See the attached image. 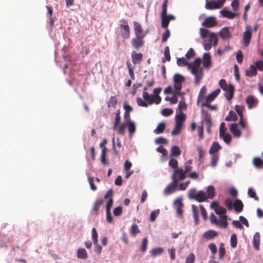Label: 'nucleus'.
<instances>
[{
  "instance_id": "f257e3e1",
  "label": "nucleus",
  "mask_w": 263,
  "mask_h": 263,
  "mask_svg": "<svg viewBox=\"0 0 263 263\" xmlns=\"http://www.w3.org/2000/svg\"><path fill=\"white\" fill-rule=\"evenodd\" d=\"M178 65L180 66H187L191 73L195 76V83L198 85L203 76L202 68L201 67V59L196 58L193 62L189 63L185 58H178Z\"/></svg>"
},
{
  "instance_id": "f03ea898",
  "label": "nucleus",
  "mask_w": 263,
  "mask_h": 263,
  "mask_svg": "<svg viewBox=\"0 0 263 263\" xmlns=\"http://www.w3.org/2000/svg\"><path fill=\"white\" fill-rule=\"evenodd\" d=\"M199 34L200 37L203 40V46L204 50H209L212 46H215L218 43L216 34L204 28L199 29Z\"/></svg>"
},
{
  "instance_id": "7ed1b4c3",
  "label": "nucleus",
  "mask_w": 263,
  "mask_h": 263,
  "mask_svg": "<svg viewBox=\"0 0 263 263\" xmlns=\"http://www.w3.org/2000/svg\"><path fill=\"white\" fill-rule=\"evenodd\" d=\"M168 0H164L162 6L161 12V26L163 28H167L170 21L175 20V17L173 15H167V7Z\"/></svg>"
},
{
  "instance_id": "20e7f679",
  "label": "nucleus",
  "mask_w": 263,
  "mask_h": 263,
  "mask_svg": "<svg viewBox=\"0 0 263 263\" xmlns=\"http://www.w3.org/2000/svg\"><path fill=\"white\" fill-rule=\"evenodd\" d=\"M189 199L195 200L199 202H202L207 200L206 193L203 191H199L197 192L195 188L191 189L187 194Z\"/></svg>"
},
{
  "instance_id": "39448f33",
  "label": "nucleus",
  "mask_w": 263,
  "mask_h": 263,
  "mask_svg": "<svg viewBox=\"0 0 263 263\" xmlns=\"http://www.w3.org/2000/svg\"><path fill=\"white\" fill-rule=\"evenodd\" d=\"M174 88L173 91L178 93H182L180 91L182 87V83L184 82V77L178 73H176L173 77Z\"/></svg>"
},
{
  "instance_id": "423d86ee",
  "label": "nucleus",
  "mask_w": 263,
  "mask_h": 263,
  "mask_svg": "<svg viewBox=\"0 0 263 263\" xmlns=\"http://www.w3.org/2000/svg\"><path fill=\"white\" fill-rule=\"evenodd\" d=\"M187 177V175L183 171V169L179 167L173 171L171 175L172 180H174L178 183L179 181H182Z\"/></svg>"
},
{
  "instance_id": "0eeeda50",
  "label": "nucleus",
  "mask_w": 263,
  "mask_h": 263,
  "mask_svg": "<svg viewBox=\"0 0 263 263\" xmlns=\"http://www.w3.org/2000/svg\"><path fill=\"white\" fill-rule=\"evenodd\" d=\"M225 0H206L205 8L206 9L213 10L220 8L225 3Z\"/></svg>"
},
{
  "instance_id": "6e6552de",
  "label": "nucleus",
  "mask_w": 263,
  "mask_h": 263,
  "mask_svg": "<svg viewBox=\"0 0 263 263\" xmlns=\"http://www.w3.org/2000/svg\"><path fill=\"white\" fill-rule=\"evenodd\" d=\"M145 34H142V36H136L131 41L132 46L136 49H139L144 45L143 37Z\"/></svg>"
},
{
  "instance_id": "1a4fd4ad",
  "label": "nucleus",
  "mask_w": 263,
  "mask_h": 263,
  "mask_svg": "<svg viewBox=\"0 0 263 263\" xmlns=\"http://www.w3.org/2000/svg\"><path fill=\"white\" fill-rule=\"evenodd\" d=\"M217 25L216 18L213 16H210L206 17L203 22L201 23V25L206 28H212Z\"/></svg>"
},
{
  "instance_id": "9d476101",
  "label": "nucleus",
  "mask_w": 263,
  "mask_h": 263,
  "mask_svg": "<svg viewBox=\"0 0 263 263\" xmlns=\"http://www.w3.org/2000/svg\"><path fill=\"white\" fill-rule=\"evenodd\" d=\"M122 22L120 25L122 36L124 39H128L130 34L129 27L125 20H122Z\"/></svg>"
},
{
  "instance_id": "9b49d317",
  "label": "nucleus",
  "mask_w": 263,
  "mask_h": 263,
  "mask_svg": "<svg viewBox=\"0 0 263 263\" xmlns=\"http://www.w3.org/2000/svg\"><path fill=\"white\" fill-rule=\"evenodd\" d=\"M252 33L249 27H247L245 31L243 33L242 44L245 47H248L250 42Z\"/></svg>"
},
{
  "instance_id": "f8f14e48",
  "label": "nucleus",
  "mask_w": 263,
  "mask_h": 263,
  "mask_svg": "<svg viewBox=\"0 0 263 263\" xmlns=\"http://www.w3.org/2000/svg\"><path fill=\"white\" fill-rule=\"evenodd\" d=\"M210 220L212 224H214L219 228H227L228 225V223H226V221H222L220 219L219 221L217 220L213 213L210 214ZM224 221L225 220H224Z\"/></svg>"
},
{
  "instance_id": "ddd939ff",
  "label": "nucleus",
  "mask_w": 263,
  "mask_h": 263,
  "mask_svg": "<svg viewBox=\"0 0 263 263\" xmlns=\"http://www.w3.org/2000/svg\"><path fill=\"white\" fill-rule=\"evenodd\" d=\"M178 183L174 180H172V182L170 183L164 190V193L165 195H170L177 190V186Z\"/></svg>"
},
{
  "instance_id": "4468645a",
  "label": "nucleus",
  "mask_w": 263,
  "mask_h": 263,
  "mask_svg": "<svg viewBox=\"0 0 263 263\" xmlns=\"http://www.w3.org/2000/svg\"><path fill=\"white\" fill-rule=\"evenodd\" d=\"M246 102L248 105V108L251 109L257 105L258 101L255 97L250 95L246 98Z\"/></svg>"
},
{
  "instance_id": "2eb2a0df",
  "label": "nucleus",
  "mask_w": 263,
  "mask_h": 263,
  "mask_svg": "<svg viewBox=\"0 0 263 263\" xmlns=\"http://www.w3.org/2000/svg\"><path fill=\"white\" fill-rule=\"evenodd\" d=\"M215 212L216 214L219 216V218L222 221H224H224H226V223H228L227 216L226 215V210L224 208H216L215 209Z\"/></svg>"
},
{
  "instance_id": "dca6fc26",
  "label": "nucleus",
  "mask_w": 263,
  "mask_h": 263,
  "mask_svg": "<svg viewBox=\"0 0 263 263\" xmlns=\"http://www.w3.org/2000/svg\"><path fill=\"white\" fill-rule=\"evenodd\" d=\"M202 64L204 68L209 69L211 65V57L210 53H204L202 56Z\"/></svg>"
},
{
  "instance_id": "f3484780",
  "label": "nucleus",
  "mask_w": 263,
  "mask_h": 263,
  "mask_svg": "<svg viewBox=\"0 0 263 263\" xmlns=\"http://www.w3.org/2000/svg\"><path fill=\"white\" fill-rule=\"evenodd\" d=\"M202 122H204L206 126H211V118L208 112L204 109L201 110Z\"/></svg>"
},
{
  "instance_id": "a211bd4d",
  "label": "nucleus",
  "mask_w": 263,
  "mask_h": 263,
  "mask_svg": "<svg viewBox=\"0 0 263 263\" xmlns=\"http://www.w3.org/2000/svg\"><path fill=\"white\" fill-rule=\"evenodd\" d=\"M219 34L223 40H228L231 37V33L229 31L228 27L222 28L219 31Z\"/></svg>"
},
{
  "instance_id": "6ab92c4d",
  "label": "nucleus",
  "mask_w": 263,
  "mask_h": 263,
  "mask_svg": "<svg viewBox=\"0 0 263 263\" xmlns=\"http://www.w3.org/2000/svg\"><path fill=\"white\" fill-rule=\"evenodd\" d=\"M131 57L132 59V62L134 64H139L142 60L143 55L141 53H137L133 51L131 53Z\"/></svg>"
},
{
  "instance_id": "aec40b11",
  "label": "nucleus",
  "mask_w": 263,
  "mask_h": 263,
  "mask_svg": "<svg viewBox=\"0 0 263 263\" xmlns=\"http://www.w3.org/2000/svg\"><path fill=\"white\" fill-rule=\"evenodd\" d=\"M217 234L218 233L216 231L210 230L205 231L202 234V237L208 240H211L216 237Z\"/></svg>"
},
{
  "instance_id": "412c9836",
  "label": "nucleus",
  "mask_w": 263,
  "mask_h": 263,
  "mask_svg": "<svg viewBox=\"0 0 263 263\" xmlns=\"http://www.w3.org/2000/svg\"><path fill=\"white\" fill-rule=\"evenodd\" d=\"M134 30L136 36H142V34L146 35V33L142 31L141 25L137 22H134Z\"/></svg>"
},
{
  "instance_id": "4be33fe9",
  "label": "nucleus",
  "mask_w": 263,
  "mask_h": 263,
  "mask_svg": "<svg viewBox=\"0 0 263 263\" xmlns=\"http://www.w3.org/2000/svg\"><path fill=\"white\" fill-rule=\"evenodd\" d=\"M234 88L233 85L229 84V87H227L226 90H223L225 92V97L228 100H230L233 97Z\"/></svg>"
},
{
  "instance_id": "5701e85b",
  "label": "nucleus",
  "mask_w": 263,
  "mask_h": 263,
  "mask_svg": "<svg viewBox=\"0 0 263 263\" xmlns=\"http://www.w3.org/2000/svg\"><path fill=\"white\" fill-rule=\"evenodd\" d=\"M257 73V68L255 65H250L249 68L245 71L246 76L250 77L255 76Z\"/></svg>"
},
{
  "instance_id": "b1692460",
  "label": "nucleus",
  "mask_w": 263,
  "mask_h": 263,
  "mask_svg": "<svg viewBox=\"0 0 263 263\" xmlns=\"http://www.w3.org/2000/svg\"><path fill=\"white\" fill-rule=\"evenodd\" d=\"M181 98L182 99L180 101L178 107L176 108V113H183V111L186 109L187 106L185 102V100L182 96H181Z\"/></svg>"
},
{
  "instance_id": "393cba45",
  "label": "nucleus",
  "mask_w": 263,
  "mask_h": 263,
  "mask_svg": "<svg viewBox=\"0 0 263 263\" xmlns=\"http://www.w3.org/2000/svg\"><path fill=\"white\" fill-rule=\"evenodd\" d=\"M219 12L223 17L230 19H233L237 15L236 13L229 11L226 8L221 10Z\"/></svg>"
},
{
  "instance_id": "a878e982",
  "label": "nucleus",
  "mask_w": 263,
  "mask_h": 263,
  "mask_svg": "<svg viewBox=\"0 0 263 263\" xmlns=\"http://www.w3.org/2000/svg\"><path fill=\"white\" fill-rule=\"evenodd\" d=\"M185 118L186 116L184 113H176L175 117V124L178 125V123L180 126H182L183 122L185 120Z\"/></svg>"
},
{
  "instance_id": "bb28decb",
  "label": "nucleus",
  "mask_w": 263,
  "mask_h": 263,
  "mask_svg": "<svg viewBox=\"0 0 263 263\" xmlns=\"http://www.w3.org/2000/svg\"><path fill=\"white\" fill-rule=\"evenodd\" d=\"M230 130L234 136L239 138L241 136V133L238 128V124L236 123H232L231 124Z\"/></svg>"
},
{
  "instance_id": "cd10ccee",
  "label": "nucleus",
  "mask_w": 263,
  "mask_h": 263,
  "mask_svg": "<svg viewBox=\"0 0 263 263\" xmlns=\"http://www.w3.org/2000/svg\"><path fill=\"white\" fill-rule=\"evenodd\" d=\"M220 92V89L219 88H217L214 91H213L211 93L209 94L208 96L206 97L205 100L204 102H211L213 101L216 97L219 94Z\"/></svg>"
},
{
  "instance_id": "c85d7f7f",
  "label": "nucleus",
  "mask_w": 263,
  "mask_h": 263,
  "mask_svg": "<svg viewBox=\"0 0 263 263\" xmlns=\"http://www.w3.org/2000/svg\"><path fill=\"white\" fill-rule=\"evenodd\" d=\"M253 243L254 248L256 250H259V244H260V234L259 232H256L253 238Z\"/></svg>"
},
{
  "instance_id": "c756f323",
  "label": "nucleus",
  "mask_w": 263,
  "mask_h": 263,
  "mask_svg": "<svg viewBox=\"0 0 263 263\" xmlns=\"http://www.w3.org/2000/svg\"><path fill=\"white\" fill-rule=\"evenodd\" d=\"M179 96H182V93H178L173 91V95L172 97H166L165 98V100L167 101H170L171 104H174L177 103L178 102V97Z\"/></svg>"
},
{
  "instance_id": "7c9ffc66",
  "label": "nucleus",
  "mask_w": 263,
  "mask_h": 263,
  "mask_svg": "<svg viewBox=\"0 0 263 263\" xmlns=\"http://www.w3.org/2000/svg\"><path fill=\"white\" fill-rule=\"evenodd\" d=\"M88 257L87 253L84 248H79L77 250V257L80 259H86Z\"/></svg>"
},
{
  "instance_id": "2f4dec72",
  "label": "nucleus",
  "mask_w": 263,
  "mask_h": 263,
  "mask_svg": "<svg viewBox=\"0 0 263 263\" xmlns=\"http://www.w3.org/2000/svg\"><path fill=\"white\" fill-rule=\"evenodd\" d=\"M243 203L239 199H236L234 203V210L237 212H240L243 209Z\"/></svg>"
},
{
  "instance_id": "473e14b6",
  "label": "nucleus",
  "mask_w": 263,
  "mask_h": 263,
  "mask_svg": "<svg viewBox=\"0 0 263 263\" xmlns=\"http://www.w3.org/2000/svg\"><path fill=\"white\" fill-rule=\"evenodd\" d=\"M206 197L207 199L209 198L212 199L214 198L215 192V187L213 185H209L208 186L206 189Z\"/></svg>"
},
{
  "instance_id": "72a5a7b5",
  "label": "nucleus",
  "mask_w": 263,
  "mask_h": 263,
  "mask_svg": "<svg viewBox=\"0 0 263 263\" xmlns=\"http://www.w3.org/2000/svg\"><path fill=\"white\" fill-rule=\"evenodd\" d=\"M142 97L143 100L148 103V105H151L154 103H155V101L153 100L152 99V97L150 96V95L147 91H145L143 92Z\"/></svg>"
},
{
  "instance_id": "f704fd0d",
  "label": "nucleus",
  "mask_w": 263,
  "mask_h": 263,
  "mask_svg": "<svg viewBox=\"0 0 263 263\" xmlns=\"http://www.w3.org/2000/svg\"><path fill=\"white\" fill-rule=\"evenodd\" d=\"M221 148V146L217 142H213L212 145L211 146L210 150L209 153L210 154H217L216 152H218L220 149Z\"/></svg>"
},
{
  "instance_id": "c9c22d12",
  "label": "nucleus",
  "mask_w": 263,
  "mask_h": 263,
  "mask_svg": "<svg viewBox=\"0 0 263 263\" xmlns=\"http://www.w3.org/2000/svg\"><path fill=\"white\" fill-rule=\"evenodd\" d=\"M192 162L191 160H189L186 161L184 163L183 165V171L184 173L187 175L189 173H190L192 170Z\"/></svg>"
},
{
  "instance_id": "e433bc0d",
  "label": "nucleus",
  "mask_w": 263,
  "mask_h": 263,
  "mask_svg": "<svg viewBox=\"0 0 263 263\" xmlns=\"http://www.w3.org/2000/svg\"><path fill=\"white\" fill-rule=\"evenodd\" d=\"M161 88H155L153 90V95L155 96V104H159L161 101V98L159 96V94L161 91Z\"/></svg>"
},
{
  "instance_id": "4c0bfd02",
  "label": "nucleus",
  "mask_w": 263,
  "mask_h": 263,
  "mask_svg": "<svg viewBox=\"0 0 263 263\" xmlns=\"http://www.w3.org/2000/svg\"><path fill=\"white\" fill-rule=\"evenodd\" d=\"M165 128V124L164 122H160L157 125V127L154 130V133L156 134L162 133Z\"/></svg>"
},
{
  "instance_id": "58836bf2",
  "label": "nucleus",
  "mask_w": 263,
  "mask_h": 263,
  "mask_svg": "<svg viewBox=\"0 0 263 263\" xmlns=\"http://www.w3.org/2000/svg\"><path fill=\"white\" fill-rule=\"evenodd\" d=\"M115 115L116 116L115 118V121L112 127V128L114 130H115L117 129L118 125L120 123L121 117L120 110H117Z\"/></svg>"
},
{
  "instance_id": "ea45409f",
  "label": "nucleus",
  "mask_w": 263,
  "mask_h": 263,
  "mask_svg": "<svg viewBox=\"0 0 263 263\" xmlns=\"http://www.w3.org/2000/svg\"><path fill=\"white\" fill-rule=\"evenodd\" d=\"M125 124H126V126H127L128 130L129 133V136L131 137L136 130L135 124L133 121Z\"/></svg>"
},
{
  "instance_id": "a19ab883",
  "label": "nucleus",
  "mask_w": 263,
  "mask_h": 263,
  "mask_svg": "<svg viewBox=\"0 0 263 263\" xmlns=\"http://www.w3.org/2000/svg\"><path fill=\"white\" fill-rule=\"evenodd\" d=\"M181 154V151L179 147L177 146H173L171 148V156L172 157H178Z\"/></svg>"
},
{
  "instance_id": "79ce46f5",
  "label": "nucleus",
  "mask_w": 263,
  "mask_h": 263,
  "mask_svg": "<svg viewBox=\"0 0 263 263\" xmlns=\"http://www.w3.org/2000/svg\"><path fill=\"white\" fill-rule=\"evenodd\" d=\"M140 231L138 226L136 224H133L130 229V234L132 236H136L137 234H139Z\"/></svg>"
},
{
  "instance_id": "37998d69",
  "label": "nucleus",
  "mask_w": 263,
  "mask_h": 263,
  "mask_svg": "<svg viewBox=\"0 0 263 263\" xmlns=\"http://www.w3.org/2000/svg\"><path fill=\"white\" fill-rule=\"evenodd\" d=\"M207 89L205 86H203L200 90L198 96V101L197 103L199 102V101H201L203 99L204 95L206 92Z\"/></svg>"
},
{
  "instance_id": "c03bdc74",
  "label": "nucleus",
  "mask_w": 263,
  "mask_h": 263,
  "mask_svg": "<svg viewBox=\"0 0 263 263\" xmlns=\"http://www.w3.org/2000/svg\"><path fill=\"white\" fill-rule=\"evenodd\" d=\"M163 251V249L161 247H158L153 249L151 252L153 256H156L157 255H161Z\"/></svg>"
},
{
  "instance_id": "a18cd8bd",
  "label": "nucleus",
  "mask_w": 263,
  "mask_h": 263,
  "mask_svg": "<svg viewBox=\"0 0 263 263\" xmlns=\"http://www.w3.org/2000/svg\"><path fill=\"white\" fill-rule=\"evenodd\" d=\"M253 163L256 167L261 168L263 166V161L259 158H254Z\"/></svg>"
},
{
  "instance_id": "49530a36",
  "label": "nucleus",
  "mask_w": 263,
  "mask_h": 263,
  "mask_svg": "<svg viewBox=\"0 0 263 263\" xmlns=\"http://www.w3.org/2000/svg\"><path fill=\"white\" fill-rule=\"evenodd\" d=\"M248 194L250 198H253L255 200L258 201V197L257 196L255 192L251 188H249Z\"/></svg>"
},
{
  "instance_id": "de8ad7c7",
  "label": "nucleus",
  "mask_w": 263,
  "mask_h": 263,
  "mask_svg": "<svg viewBox=\"0 0 263 263\" xmlns=\"http://www.w3.org/2000/svg\"><path fill=\"white\" fill-rule=\"evenodd\" d=\"M211 165L212 167H215L219 159V157L217 154H211Z\"/></svg>"
},
{
  "instance_id": "09e8293b",
  "label": "nucleus",
  "mask_w": 263,
  "mask_h": 263,
  "mask_svg": "<svg viewBox=\"0 0 263 263\" xmlns=\"http://www.w3.org/2000/svg\"><path fill=\"white\" fill-rule=\"evenodd\" d=\"M231 246L233 248H236L237 246V236L235 234H233L231 236L230 238Z\"/></svg>"
},
{
  "instance_id": "8fccbe9b",
  "label": "nucleus",
  "mask_w": 263,
  "mask_h": 263,
  "mask_svg": "<svg viewBox=\"0 0 263 263\" xmlns=\"http://www.w3.org/2000/svg\"><path fill=\"white\" fill-rule=\"evenodd\" d=\"M168 165L174 170L179 168L178 167V161L175 159H171L168 162Z\"/></svg>"
},
{
  "instance_id": "3c124183",
  "label": "nucleus",
  "mask_w": 263,
  "mask_h": 263,
  "mask_svg": "<svg viewBox=\"0 0 263 263\" xmlns=\"http://www.w3.org/2000/svg\"><path fill=\"white\" fill-rule=\"evenodd\" d=\"M148 243L147 239L145 237L142 239L141 245V251L143 253H145L147 250V245Z\"/></svg>"
},
{
  "instance_id": "603ef678",
  "label": "nucleus",
  "mask_w": 263,
  "mask_h": 263,
  "mask_svg": "<svg viewBox=\"0 0 263 263\" xmlns=\"http://www.w3.org/2000/svg\"><path fill=\"white\" fill-rule=\"evenodd\" d=\"M195 256L193 253H190L186 257L185 263H194Z\"/></svg>"
},
{
  "instance_id": "864d4df0",
  "label": "nucleus",
  "mask_w": 263,
  "mask_h": 263,
  "mask_svg": "<svg viewBox=\"0 0 263 263\" xmlns=\"http://www.w3.org/2000/svg\"><path fill=\"white\" fill-rule=\"evenodd\" d=\"M243 109H244V106L242 105H236L235 106V110L240 118H241V117H243Z\"/></svg>"
},
{
  "instance_id": "5fc2aeb1",
  "label": "nucleus",
  "mask_w": 263,
  "mask_h": 263,
  "mask_svg": "<svg viewBox=\"0 0 263 263\" xmlns=\"http://www.w3.org/2000/svg\"><path fill=\"white\" fill-rule=\"evenodd\" d=\"M226 251L224 247V245L222 243L220 244L219 247V255L220 258H223L225 255Z\"/></svg>"
},
{
  "instance_id": "6e6d98bb",
  "label": "nucleus",
  "mask_w": 263,
  "mask_h": 263,
  "mask_svg": "<svg viewBox=\"0 0 263 263\" xmlns=\"http://www.w3.org/2000/svg\"><path fill=\"white\" fill-rule=\"evenodd\" d=\"M223 140V141L227 144H229L231 141V135L228 133H224V134H222L221 136V138Z\"/></svg>"
},
{
  "instance_id": "4d7b16f0",
  "label": "nucleus",
  "mask_w": 263,
  "mask_h": 263,
  "mask_svg": "<svg viewBox=\"0 0 263 263\" xmlns=\"http://www.w3.org/2000/svg\"><path fill=\"white\" fill-rule=\"evenodd\" d=\"M117 102V99L116 97H111L108 102V107H115Z\"/></svg>"
},
{
  "instance_id": "13d9d810",
  "label": "nucleus",
  "mask_w": 263,
  "mask_h": 263,
  "mask_svg": "<svg viewBox=\"0 0 263 263\" xmlns=\"http://www.w3.org/2000/svg\"><path fill=\"white\" fill-rule=\"evenodd\" d=\"M137 103L138 105L139 106L147 107L148 106V103L140 97H138L137 98Z\"/></svg>"
},
{
  "instance_id": "bf43d9fd",
  "label": "nucleus",
  "mask_w": 263,
  "mask_h": 263,
  "mask_svg": "<svg viewBox=\"0 0 263 263\" xmlns=\"http://www.w3.org/2000/svg\"><path fill=\"white\" fill-rule=\"evenodd\" d=\"M208 248L210 250V251L212 252L213 254V256H212V259L214 258V256L215 254L217 252V247L215 245V244L213 243H210L208 245Z\"/></svg>"
},
{
  "instance_id": "052dcab7",
  "label": "nucleus",
  "mask_w": 263,
  "mask_h": 263,
  "mask_svg": "<svg viewBox=\"0 0 263 263\" xmlns=\"http://www.w3.org/2000/svg\"><path fill=\"white\" fill-rule=\"evenodd\" d=\"M181 127L182 126H180L178 123V125L175 124V127L172 132V135L173 136H176L178 135L181 131Z\"/></svg>"
},
{
  "instance_id": "680f3d73",
  "label": "nucleus",
  "mask_w": 263,
  "mask_h": 263,
  "mask_svg": "<svg viewBox=\"0 0 263 263\" xmlns=\"http://www.w3.org/2000/svg\"><path fill=\"white\" fill-rule=\"evenodd\" d=\"M165 30L162 34V42H165L167 41L170 36V32L167 28H165Z\"/></svg>"
},
{
  "instance_id": "e2e57ef3",
  "label": "nucleus",
  "mask_w": 263,
  "mask_h": 263,
  "mask_svg": "<svg viewBox=\"0 0 263 263\" xmlns=\"http://www.w3.org/2000/svg\"><path fill=\"white\" fill-rule=\"evenodd\" d=\"M91 237L94 242H97L98 241V233L95 228H93L91 230Z\"/></svg>"
},
{
  "instance_id": "0e129e2a",
  "label": "nucleus",
  "mask_w": 263,
  "mask_h": 263,
  "mask_svg": "<svg viewBox=\"0 0 263 263\" xmlns=\"http://www.w3.org/2000/svg\"><path fill=\"white\" fill-rule=\"evenodd\" d=\"M190 183V181H187L185 182L180 183L178 185V190H180V191L185 190Z\"/></svg>"
},
{
  "instance_id": "69168bd1",
  "label": "nucleus",
  "mask_w": 263,
  "mask_h": 263,
  "mask_svg": "<svg viewBox=\"0 0 263 263\" xmlns=\"http://www.w3.org/2000/svg\"><path fill=\"white\" fill-rule=\"evenodd\" d=\"M173 112V110L170 108H164L161 111V114L165 117H167L172 115Z\"/></svg>"
},
{
  "instance_id": "338daca9",
  "label": "nucleus",
  "mask_w": 263,
  "mask_h": 263,
  "mask_svg": "<svg viewBox=\"0 0 263 263\" xmlns=\"http://www.w3.org/2000/svg\"><path fill=\"white\" fill-rule=\"evenodd\" d=\"M187 177L192 179L197 180L199 178V174L196 172H191L187 175Z\"/></svg>"
},
{
  "instance_id": "774afa93",
  "label": "nucleus",
  "mask_w": 263,
  "mask_h": 263,
  "mask_svg": "<svg viewBox=\"0 0 263 263\" xmlns=\"http://www.w3.org/2000/svg\"><path fill=\"white\" fill-rule=\"evenodd\" d=\"M155 142L156 144H166L167 143V140L166 138H165L164 137H158L157 139H156Z\"/></svg>"
}]
</instances>
